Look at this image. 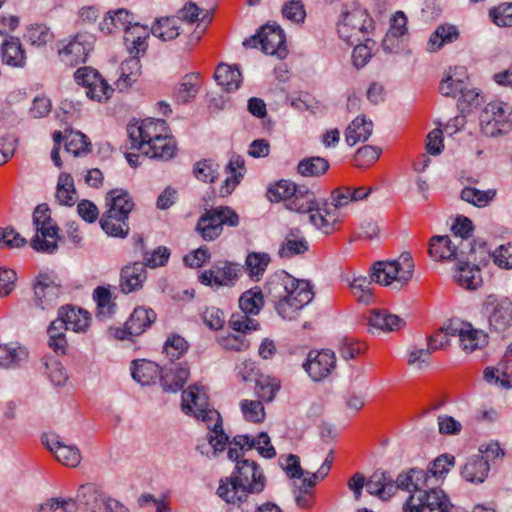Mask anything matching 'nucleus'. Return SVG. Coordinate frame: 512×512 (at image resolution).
<instances>
[{
	"label": "nucleus",
	"instance_id": "38",
	"mask_svg": "<svg viewBox=\"0 0 512 512\" xmlns=\"http://www.w3.org/2000/svg\"><path fill=\"white\" fill-rule=\"evenodd\" d=\"M458 38L459 31L456 26L451 24L440 25L428 40V50L430 52H435L441 49L445 44L452 43Z\"/></svg>",
	"mask_w": 512,
	"mask_h": 512
},
{
	"label": "nucleus",
	"instance_id": "19",
	"mask_svg": "<svg viewBox=\"0 0 512 512\" xmlns=\"http://www.w3.org/2000/svg\"><path fill=\"white\" fill-rule=\"evenodd\" d=\"M404 473H400L394 480L387 472L378 469L366 481V490L371 495L387 500L400 489L399 480Z\"/></svg>",
	"mask_w": 512,
	"mask_h": 512
},
{
	"label": "nucleus",
	"instance_id": "24",
	"mask_svg": "<svg viewBox=\"0 0 512 512\" xmlns=\"http://www.w3.org/2000/svg\"><path fill=\"white\" fill-rule=\"evenodd\" d=\"M455 236L436 235L430 239L429 255L435 261H454L456 252Z\"/></svg>",
	"mask_w": 512,
	"mask_h": 512
},
{
	"label": "nucleus",
	"instance_id": "28",
	"mask_svg": "<svg viewBox=\"0 0 512 512\" xmlns=\"http://www.w3.org/2000/svg\"><path fill=\"white\" fill-rule=\"evenodd\" d=\"M145 156L153 159L170 160L176 154V143L173 137L167 135L160 137L146 145L145 149H140Z\"/></svg>",
	"mask_w": 512,
	"mask_h": 512
},
{
	"label": "nucleus",
	"instance_id": "41",
	"mask_svg": "<svg viewBox=\"0 0 512 512\" xmlns=\"http://www.w3.org/2000/svg\"><path fill=\"white\" fill-rule=\"evenodd\" d=\"M62 320L56 318L47 329L48 345L56 353L65 354L68 346L66 331L69 330Z\"/></svg>",
	"mask_w": 512,
	"mask_h": 512
},
{
	"label": "nucleus",
	"instance_id": "9",
	"mask_svg": "<svg viewBox=\"0 0 512 512\" xmlns=\"http://www.w3.org/2000/svg\"><path fill=\"white\" fill-rule=\"evenodd\" d=\"M480 127L487 137H496L512 129V108L502 101L488 103L481 111Z\"/></svg>",
	"mask_w": 512,
	"mask_h": 512
},
{
	"label": "nucleus",
	"instance_id": "47",
	"mask_svg": "<svg viewBox=\"0 0 512 512\" xmlns=\"http://www.w3.org/2000/svg\"><path fill=\"white\" fill-rule=\"evenodd\" d=\"M329 169V162L314 156L302 159L297 165V173L303 177H319Z\"/></svg>",
	"mask_w": 512,
	"mask_h": 512
},
{
	"label": "nucleus",
	"instance_id": "48",
	"mask_svg": "<svg viewBox=\"0 0 512 512\" xmlns=\"http://www.w3.org/2000/svg\"><path fill=\"white\" fill-rule=\"evenodd\" d=\"M93 298L97 304V318L106 320L114 314L116 304L112 302V294L109 289L102 286L97 287L93 292Z\"/></svg>",
	"mask_w": 512,
	"mask_h": 512
},
{
	"label": "nucleus",
	"instance_id": "39",
	"mask_svg": "<svg viewBox=\"0 0 512 512\" xmlns=\"http://www.w3.org/2000/svg\"><path fill=\"white\" fill-rule=\"evenodd\" d=\"M310 223L324 234H330L335 230V225L340 223V218L331 209L325 208L323 211L316 208L309 216Z\"/></svg>",
	"mask_w": 512,
	"mask_h": 512
},
{
	"label": "nucleus",
	"instance_id": "40",
	"mask_svg": "<svg viewBox=\"0 0 512 512\" xmlns=\"http://www.w3.org/2000/svg\"><path fill=\"white\" fill-rule=\"evenodd\" d=\"M286 208L298 213H308L309 216L317 207L315 206L314 195L304 187L298 186L288 202Z\"/></svg>",
	"mask_w": 512,
	"mask_h": 512
},
{
	"label": "nucleus",
	"instance_id": "45",
	"mask_svg": "<svg viewBox=\"0 0 512 512\" xmlns=\"http://www.w3.org/2000/svg\"><path fill=\"white\" fill-rule=\"evenodd\" d=\"M56 199L62 205L72 206L77 200L74 180L68 173H61L57 182Z\"/></svg>",
	"mask_w": 512,
	"mask_h": 512
},
{
	"label": "nucleus",
	"instance_id": "61",
	"mask_svg": "<svg viewBox=\"0 0 512 512\" xmlns=\"http://www.w3.org/2000/svg\"><path fill=\"white\" fill-rule=\"evenodd\" d=\"M489 16L494 24L500 27L512 26V4L502 3L489 10Z\"/></svg>",
	"mask_w": 512,
	"mask_h": 512
},
{
	"label": "nucleus",
	"instance_id": "31",
	"mask_svg": "<svg viewBox=\"0 0 512 512\" xmlns=\"http://www.w3.org/2000/svg\"><path fill=\"white\" fill-rule=\"evenodd\" d=\"M161 374V368L148 360H134L131 367L132 378L143 386L154 383Z\"/></svg>",
	"mask_w": 512,
	"mask_h": 512
},
{
	"label": "nucleus",
	"instance_id": "27",
	"mask_svg": "<svg viewBox=\"0 0 512 512\" xmlns=\"http://www.w3.org/2000/svg\"><path fill=\"white\" fill-rule=\"evenodd\" d=\"M59 320H62L69 330L74 332L85 331L90 323V317L87 311L75 309L74 307H61L58 311Z\"/></svg>",
	"mask_w": 512,
	"mask_h": 512
},
{
	"label": "nucleus",
	"instance_id": "49",
	"mask_svg": "<svg viewBox=\"0 0 512 512\" xmlns=\"http://www.w3.org/2000/svg\"><path fill=\"white\" fill-rule=\"evenodd\" d=\"M297 187L295 183L282 179L268 188L267 197L271 202L283 200L286 204L290 197L297 192Z\"/></svg>",
	"mask_w": 512,
	"mask_h": 512
},
{
	"label": "nucleus",
	"instance_id": "29",
	"mask_svg": "<svg viewBox=\"0 0 512 512\" xmlns=\"http://www.w3.org/2000/svg\"><path fill=\"white\" fill-rule=\"evenodd\" d=\"M2 61L13 67H24L26 55L20 40L16 37H9L0 47Z\"/></svg>",
	"mask_w": 512,
	"mask_h": 512
},
{
	"label": "nucleus",
	"instance_id": "22",
	"mask_svg": "<svg viewBox=\"0 0 512 512\" xmlns=\"http://www.w3.org/2000/svg\"><path fill=\"white\" fill-rule=\"evenodd\" d=\"M108 497L92 483L81 485L77 492V500L90 512H104Z\"/></svg>",
	"mask_w": 512,
	"mask_h": 512
},
{
	"label": "nucleus",
	"instance_id": "7",
	"mask_svg": "<svg viewBox=\"0 0 512 512\" xmlns=\"http://www.w3.org/2000/svg\"><path fill=\"white\" fill-rule=\"evenodd\" d=\"M33 225L36 235L31 240L33 249L44 253H54L58 248V227L50 216L47 204L38 205L33 212Z\"/></svg>",
	"mask_w": 512,
	"mask_h": 512
},
{
	"label": "nucleus",
	"instance_id": "16",
	"mask_svg": "<svg viewBox=\"0 0 512 512\" xmlns=\"http://www.w3.org/2000/svg\"><path fill=\"white\" fill-rule=\"evenodd\" d=\"M35 305L42 310L56 304L61 286L48 273H39L34 283Z\"/></svg>",
	"mask_w": 512,
	"mask_h": 512
},
{
	"label": "nucleus",
	"instance_id": "10",
	"mask_svg": "<svg viewBox=\"0 0 512 512\" xmlns=\"http://www.w3.org/2000/svg\"><path fill=\"white\" fill-rule=\"evenodd\" d=\"M286 39L283 29L276 23H267L262 26L257 34L243 41L248 48H256L261 45V50L267 55H276L285 58L287 55Z\"/></svg>",
	"mask_w": 512,
	"mask_h": 512
},
{
	"label": "nucleus",
	"instance_id": "8",
	"mask_svg": "<svg viewBox=\"0 0 512 512\" xmlns=\"http://www.w3.org/2000/svg\"><path fill=\"white\" fill-rule=\"evenodd\" d=\"M239 224L238 214L228 206H219L206 210L198 219L196 231L205 241H213L223 231V226L236 227Z\"/></svg>",
	"mask_w": 512,
	"mask_h": 512
},
{
	"label": "nucleus",
	"instance_id": "52",
	"mask_svg": "<svg viewBox=\"0 0 512 512\" xmlns=\"http://www.w3.org/2000/svg\"><path fill=\"white\" fill-rule=\"evenodd\" d=\"M244 163H245V161L241 156L237 155V156L231 157L229 163L226 166V171L231 176L226 178V180L224 181V185L221 187V190H220V192L223 196L230 194L233 191V189L235 188V186L239 183V179L242 175H241V173L237 174L236 170L238 168L239 169L243 168Z\"/></svg>",
	"mask_w": 512,
	"mask_h": 512
},
{
	"label": "nucleus",
	"instance_id": "32",
	"mask_svg": "<svg viewBox=\"0 0 512 512\" xmlns=\"http://www.w3.org/2000/svg\"><path fill=\"white\" fill-rule=\"evenodd\" d=\"M489 473V464L479 455L468 459L461 470V474L467 482L479 484L484 482Z\"/></svg>",
	"mask_w": 512,
	"mask_h": 512
},
{
	"label": "nucleus",
	"instance_id": "46",
	"mask_svg": "<svg viewBox=\"0 0 512 512\" xmlns=\"http://www.w3.org/2000/svg\"><path fill=\"white\" fill-rule=\"evenodd\" d=\"M496 194V189L480 190L474 187H465L462 189L460 197L469 204L483 208L494 200Z\"/></svg>",
	"mask_w": 512,
	"mask_h": 512
},
{
	"label": "nucleus",
	"instance_id": "11",
	"mask_svg": "<svg viewBox=\"0 0 512 512\" xmlns=\"http://www.w3.org/2000/svg\"><path fill=\"white\" fill-rule=\"evenodd\" d=\"M371 26V19L361 8L343 11L338 23V34L345 42L354 45L357 42L368 41L366 35Z\"/></svg>",
	"mask_w": 512,
	"mask_h": 512
},
{
	"label": "nucleus",
	"instance_id": "21",
	"mask_svg": "<svg viewBox=\"0 0 512 512\" xmlns=\"http://www.w3.org/2000/svg\"><path fill=\"white\" fill-rule=\"evenodd\" d=\"M149 27L140 23L128 26L124 33V43L130 56L144 55L148 48Z\"/></svg>",
	"mask_w": 512,
	"mask_h": 512
},
{
	"label": "nucleus",
	"instance_id": "20",
	"mask_svg": "<svg viewBox=\"0 0 512 512\" xmlns=\"http://www.w3.org/2000/svg\"><path fill=\"white\" fill-rule=\"evenodd\" d=\"M42 443L61 464L69 467H77L80 464L81 453L77 446L64 444L57 435H43Z\"/></svg>",
	"mask_w": 512,
	"mask_h": 512
},
{
	"label": "nucleus",
	"instance_id": "37",
	"mask_svg": "<svg viewBox=\"0 0 512 512\" xmlns=\"http://www.w3.org/2000/svg\"><path fill=\"white\" fill-rule=\"evenodd\" d=\"M179 29V21L176 17H164L156 19L149 31L162 41H171L179 36Z\"/></svg>",
	"mask_w": 512,
	"mask_h": 512
},
{
	"label": "nucleus",
	"instance_id": "6",
	"mask_svg": "<svg viewBox=\"0 0 512 512\" xmlns=\"http://www.w3.org/2000/svg\"><path fill=\"white\" fill-rule=\"evenodd\" d=\"M414 262L408 252H403L396 260L377 261L372 267L371 277L374 282L385 286L393 281L406 285L412 278Z\"/></svg>",
	"mask_w": 512,
	"mask_h": 512
},
{
	"label": "nucleus",
	"instance_id": "35",
	"mask_svg": "<svg viewBox=\"0 0 512 512\" xmlns=\"http://www.w3.org/2000/svg\"><path fill=\"white\" fill-rule=\"evenodd\" d=\"M198 92V74L189 73L182 77L174 90L173 97L178 104H187L196 97Z\"/></svg>",
	"mask_w": 512,
	"mask_h": 512
},
{
	"label": "nucleus",
	"instance_id": "36",
	"mask_svg": "<svg viewBox=\"0 0 512 512\" xmlns=\"http://www.w3.org/2000/svg\"><path fill=\"white\" fill-rule=\"evenodd\" d=\"M454 279L468 290H475L482 283L480 269L476 264H457Z\"/></svg>",
	"mask_w": 512,
	"mask_h": 512
},
{
	"label": "nucleus",
	"instance_id": "54",
	"mask_svg": "<svg viewBox=\"0 0 512 512\" xmlns=\"http://www.w3.org/2000/svg\"><path fill=\"white\" fill-rule=\"evenodd\" d=\"M372 277L359 276L355 277L350 283L353 295L359 302L368 304L372 299Z\"/></svg>",
	"mask_w": 512,
	"mask_h": 512
},
{
	"label": "nucleus",
	"instance_id": "33",
	"mask_svg": "<svg viewBox=\"0 0 512 512\" xmlns=\"http://www.w3.org/2000/svg\"><path fill=\"white\" fill-rule=\"evenodd\" d=\"M156 320V313L150 308L137 307L134 309L126 326L131 335L142 334Z\"/></svg>",
	"mask_w": 512,
	"mask_h": 512
},
{
	"label": "nucleus",
	"instance_id": "17",
	"mask_svg": "<svg viewBox=\"0 0 512 512\" xmlns=\"http://www.w3.org/2000/svg\"><path fill=\"white\" fill-rule=\"evenodd\" d=\"M335 363L336 358L333 351H311L303 367L314 381H320L332 372Z\"/></svg>",
	"mask_w": 512,
	"mask_h": 512
},
{
	"label": "nucleus",
	"instance_id": "5",
	"mask_svg": "<svg viewBox=\"0 0 512 512\" xmlns=\"http://www.w3.org/2000/svg\"><path fill=\"white\" fill-rule=\"evenodd\" d=\"M107 210L100 219L103 231L112 237L126 238L129 234L127 219L134 208L130 194L123 189H112L106 195Z\"/></svg>",
	"mask_w": 512,
	"mask_h": 512
},
{
	"label": "nucleus",
	"instance_id": "1",
	"mask_svg": "<svg viewBox=\"0 0 512 512\" xmlns=\"http://www.w3.org/2000/svg\"><path fill=\"white\" fill-rule=\"evenodd\" d=\"M227 454L236 467L230 477L220 480L217 494L228 504L227 512L253 511L254 503L248 501V495L262 492L266 479L256 462L240 460L237 448H229Z\"/></svg>",
	"mask_w": 512,
	"mask_h": 512
},
{
	"label": "nucleus",
	"instance_id": "15",
	"mask_svg": "<svg viewBox=\"0 0 512 512\" xmlns=\"http://www.w3.org/2000/svg\"><path fill=\"white\" fill-rule=\"evenodd\" d=\"M446 333L459 338L460 346L468 353L487 344V334L474 329L470 323L452 319L446 324Z\"/></svg>",
	"mask_w": 512,
	"mask_h": 512
},
{
	"label": "nucleus",
	"instance_id": "14",
	"mask_svg": "<svg viewBox=\"0 0 512 512\" xmlns=\"http://www.w3.org/2000/svg\"><path fill=\"white\" fill-rule=\"evenodd\" d=\"M94 42L92 34L78 33L59 48L60 60L70 67L86 62L89 53L93 50Z\"/></svg>",
	"mask_w": 512,
	"mask_h": 512
},
{
	"label": "nucleus",
	"instance_id": "62",
	"mask_svg": "<svg viewBox=\"0 0 512 512\" xmlns=\"http://www.w3.org/2000/svg\"><path fill=\"white\" fill-rule=\"evenodd\" d=\"M242 413L246 420L251 422H262L265 418V411L260 401L242 400L240 403Z\"/></svg>",
	"mask_w": 512,
	"mask_h": 512
},
{
	"label": "nucleus",
	"instance_id": "43",
	"mask_svg": "<svg viewBox=\"0 0 512 512\" xmlns=\"http://www.w3.org/2000/svg\"><path fill=\"white\" fill-rule=\"evenodd\" d=\"M121 74L117 81V87L122 90L130 87L141 73V63L139 56H130L122 62Z\"/></svg>",
	"mask_w": 512,
	"mask_h": 512
},
{
	"label": "nucleus",
	"instance_id": "55",
	"mask_svg": "<svg viewBox=\"0 0 512 512\" xmlns=\"http://www.w3.org/2000/svg\"><path fill=\"white\" fill-rule=\"evenodd\" d=\"M484 379L488 383H498L505 388H510L512 385V365L505 367H487L484 371Z\"/></svg>",
	"mask_w": 512,
	"mask_h": 512
},
{
	"label": "nucleus",
	"instance_id": "25",
	"mask_svg": "<svg viewBox=\"0 0 512 512\" xmlns=\"http://www.w3.org/2000/svg\"><path fill=\"white\" fill-rule=\"evenodd\" d=\"M308 248V242L302 235L301 230L299 228H291L286 233L278 254L281 258H291L305 253Z\"/></svg>",
	"mask_w": 512,
	"mask_h": 512
},
{
	"label": "nucleus",
	"instance_id": "64",
	"mask_svg": "<svg viewBox=\"0 0 512 512\" xmlns=\"http://www.w3.org/2000/svg\"><path fill=\"white\" fill-rule=\"evenodd\" d=\"M187 349V341L179 335L169 337L164 345V352L171 358V360L178 359L187 351Z\"/></svg>",
	"mask_w": 512,
	"mask_h": 512
},
{
	"label": "nucleus",
	"instance_id": "58",
	"mask_svg": "<svg viewBox=\"0 0 512 512\" xmlns=\"http://www.w3.org/2000/svg\"><path fill=\"white\" fill-rule=\"evenodd\" d=\"M455 243L457 245H455L456 255L454 261H457V264H471L472 261H476V258L473 257L475 245L471 240L455 236Z\"/></svg>",
	"mask_w": 512,
	"mask_h": 512
},
{
	"label": "nucleus",
	"instance_id": "4",
	"mask_svg": "<svg viewBox=\"0 0 512 512\" xmlns=\"http://www.w3.org/2000/svg\"><path fill=\"white\" fill-rule=\"evenodd\" d=\"M181 407L185 414L193 415L211 430L208 434V442L213 448V456L223 452L224 446L228 442V435L223 430L220 413L214 408H210L204 388L194 384L184 390Z\"/></svg>",
	"mask_w": 512,
	"mask_h": 512
},
{
	"label": "nucleus",
	"instance_id": "44",
	"mask_svg": "<svg viewBox=\"0 0 512 512\" xmlns=\"http://www.w3.org/2000/svg\"><path fill=\"white\" fill-rule=\"evenodd\" d=\"M238 303L242 312L257 315L264 306L263 293L259 287L251 288L242 293Z\"/></svg>",
	"mask_w": 512,
	"mask_h": 512
},
{
	"label": "nucleus",
	"instance_id": "30",
	"mask_svg": "<svg viewBox=\"0 0 512 512\" xmlns=\"http://www.w3.org/2000/svg\"><path fill=\"white\" fill-rule=\"evenodd\" d=\"M372 131V121L367 120L365 116H358L347 127L345 140L349 146H354L358 142L367 141L371 136Z\"/></svg>",
	"mask_w": 512,
	"mask_h": 512
},
{
	"label": "nucleus",
	"instance_id": "42",
	"mask_svg": "<svg viewBox=\"0 0 512 512\" xmlns=\"http://www.w3.org/2000/svg\"><path fill=\"white\" fill-rule=\"evenodd\" d=\"M28 357L27 351L22 347L0 345V368L14 369L21 367Z\"/></svg>",
	"mask_w": 512,
	"mask_h": 512
},
{
	"label": "nucleus",
	"instance_id": "23",
	"mask_svg": "<svg viewBox=\"0 0 512 512\" xmlns=\"http://www.w3.org/2000/svg\"><path fill=\"white\" fill-rule=\"evenodd\" d=\"M145 264L141 262H134L131 265L125 266L121 271L120 288L125 294L134 292L142 288L146 280Z\"/></svg>",
	"mask_w": 512,
	"mask_h": 512
},
{
	"label": "nucleus",
	"instance_id": "63",
	"mask_svg": "<svg viewBox=\"0 0 512 512\" xmlns=\"http://www.w3.org/2000/svg\"><path fill=\"white\" fill-rule=\"evenodd\" d=\"M282 15L285 19L295 23H302L306 17L304 5L301 0H290L282 7Z\"/></svg>",
	"mask_w": 512,
	"mask_h": 512
},
{
	"label": "nucleus",
	"instance_id": "57",
	"mask_svg": "<svg viewBox=\"0 0 512 512\" xmlns=\"http://www.w3.org/2000/svg\"><path fill=\"white\" fill-rule=\"evenodd\" d=\"M454 465V457L447 454L437 457L426 471L430 476V483L438 481L446 473H448L450 467Z\"/></svg>",
	"mask_w": 512,
	"mask_h": 512
},
{
	"label": "nucleus",
	"instance_id": "2",
	"mask_svg": "<svg viewBox=\"0 0 512 512\" xmlns=\"http://www.w3.org/2000/svg\"><path fill=\"white\" fill-rule=\"evenodd\" d=\"M399 486L410 493L403 512H452L450 498L444 490L430 483V476L424 470L411 468L406 471L399 480Z\"/></svg>",
	"mask_w": 512,
	"mask_h": 512
},
{
	"label": "nucleus",
	"instance_id": "34",
	"mask_svg": "<svg viewBox=\"0 0 512 512\" xmlns=\"http://www.w3.org/2000/svg\"><path fill=\"white\" fill-rule=\"evenodd\" d=\"M214 78L218 85L227 92L238 89L242 81L241 72L238 67L225 63H220L217 66Z\"/></svg>",
	"mask_w": 512,
	"mask_h": 512
},
{
	"label": "nucleus",
	"instance_id": "59",
	"mask_svg": "<svg viewBox=\"0 0 512 512\" xmlns=\"http://www.w3.org/2000/svg\"><path fill=\"white\" fill-rule=\"evenodd\" d=\"M219 165L211 160H202L195 164L193 173L198 180L214 182L218 176Z\"/></svg>",
	"mask_w": 512,
	"mask_h": 512
},
{
	"label": "nucleus",
	"instance_id": "50",
	"mask_svg": "<svg viewBox=\"0 0 512 512\" xmlns=\"http://www.w3.org/2000/svg\"><path fill=\"white\" fill-rule=\"evenodd\" d=\"M171 369L174 372V377H176L175 384L170 383V376H161L160 383L164 391L166 392H177L181 390L185 385L188 377H189V369L182 364H173Z\"/></svg>",
	"mask_w": 512,
	"mask_h": 512
},
{
	"label": "nucleus",
	"instance_id": "60",
	"mask_svg": "<svg viewBox=\"0 0 512 512\" xmlns=\"http://www.w3.org/2000/svg\"><path fill=\"white\" fill-rule=\"evenodd\" d=\"M90 142L87 137L81 132H69L66 135L65 149L67 152L72 153L75 156L81 153L87 152Z\"/></svg>",
	"mask_w": 512,
	"mask_h": 512
},
{
	"label": "nucleus",
	"instance_id": "51",
	"mask_svg": "<svg viewBox=\"0 0 512 512\" xmlns=\"http://www.w3.org/2000/svg\"><path fill=\"white\" fill-rule=\"evenodd\" d=\"M253 316L242 311L233 313L229 319V325L234 331L243 334L256 331L259 329L260 324Z\"/></svg>",
	"mask_w": 512,
	"mask_h": 512
},
{
	"label": "nucleus",
	"instance_id": "18",
	"mask_svg": "<svg viewBox=\"0 0 512 512\" xmlns=\"http://www.w3.org/2000/svg\"><path fill=\"white\" fill-rule=\"evenodd\" d=\"M241 267L231 262H219L213 269L203 272L200 282L207 286H229L233 285L238 278Z\"/></svg>",
	"mask_w": 512,
	"mask_h": 512
},
{
	"label": "nucleus",
	"instance_id": "12",
	"mask_svg": "<svg viewBox=\"0 0 512 512\" xmlns=\"http://www.w3.org/2000/svg\"><path fill=\"white\" fill-rule=\"evenodd\" d=\"M481 313L487 318L490 331L501 333L512 325V301L506 297L487 296Z\"/></svg>",
	"mask_w": 512,
	"mask_h": 512
},
{
	"label": "nucleus",
	"instance_id": "13",
	"mask_svg": "<svg viewBox=\"0 0 512 512\" xmlns=\"http://www.w3.org/2000/svg\"><path fill=\"white\" fill-rule=\"evenodd\" d=\"M131 148L145 149L146 145L167 136V123L162 119H146L140 125H128Z\"/></svg>",
	"mask_w": 512,
	"mask_h": 512
},
{
	"label": "nucleus",
	"instance_id": "26",
	"mask_svg": "<svg viewBox=\"0 0 512 512\" xmlns=\"http://www.w3.org/2000/svg\"><path fill=\"white\" fill-rule=\"evenodd\" d=\"M368 325L382 332L399 330L405 326L404 319L386 310H371L367 317Z\"/></svg>",
	"mask_w": 512,
	"mask_h": 512
},
{
	"label": "nucleus",
	"instance_id": "56",
	"mask_svg": "<svg viewBox=\"0 0 512 512\" xmlns=\"http://www.w3.org/2000/svg\"><path fill=\"white\" fill-rule=\"evenodd\" d=\"M270 262V256L267 253L252 252L248 254L245 267L251 277L262 275Z\"/></svg>",
	"mask_w": 512,
	"mask_h": 512
},
{
	"label": "nucleus",
	"instance_id": "3",
	"mask_svg": "<svg viewBox=\"0 0 512 512\" xmlns=\"http://www.w3.org/2000/svg\"><path fill=\"white\" fill-rule=\"evenodd\" d=\"M267 287L277 314L286 320L296 319L299 312L314 298L310 281L297 279L285 271L275 274Z\"/></svg>",
	"mask_w": 512,
	"mask_h": 512
},
{
	"label": "nucleus",
	"instance_id": "53",
	"mask_svg": "<svg viewBox=\"0 0 512 512\" xmlns=\"http://www.w3.org/2000/svg\"><path fill=\"white\" fill-rule=\"evenodd\" d=\"M53 33L45 24H32L27 28L25 38L32 45L41 47L53 40Z\"/></svg>",
	"mask_w": 512,
	"mask_h": 512
}]
</instances>
